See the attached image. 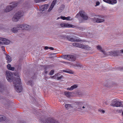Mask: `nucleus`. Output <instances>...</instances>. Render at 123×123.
Masks as SVG:
<instances>
[{"instance_id": "f257e3e1", "label": "nucleus", "mask_w": 123, "mask_h": 123, "mask_svg": "<svg viewBox=\"0 0 123 123\" xmlns=\"http://www.w3.org/2000/svg\"><path fill=\"white\" fill-rule=\"evenodd\" d=\"M17 77L16 80L14 81L13 82L16 90L18 92H19L22 91V88L21 85H20L21 80L19 76L17 74Z\"/></svg>"}, {"instance_id": "f03ea898", "label": "nucleus", "mask_w": 123, "mask_h": 123, "mask_svg": "<svg viewBox=\"0 0 123 123\" xmlns=\"http://www.w3.org/2000/svg\"><path fill=\"white\" fill-rule=\"evenodd\" d=\"M24 15V13L23 11H19L17 12L14 15L13 18V20L17 21Z\"/></svg>"}, {"instance_id": "7ed1b4c3", "label": "nucleus", "mask_w": 123, "mask_h": 123, "mask_svg": "<svg viewBox=\"0 0 123 123\" xmlns=\"http://www.w3.org/2000/svg\"><path fill=\"white\" fill-rule=\"evenodd\" d=\"M6 76L8 81L10 82H12L13 79V77L12 73L9 71L6 72Z\"/></svg>"}, {"instance_id": "20e7f679", "label": "nucleus", "mask_w": 123, "mask_h": 123, "mask_svg": "<svg viewBox=\"0 0 123 123\" xmlns=\"http://www.w3.org/2000/svg\"><path fill=\"white\" fill-rule=\"evenodd\" d=\"M63 62L65 64H71V67H72L75 68L80 69L81 68H82V65L79 63H77L75 64H70V62Z\"/></svg>"}, {"instance_id": "39448f33", "label": "nucleus", "mask_w": 123, "mask_h": 123, "mask_svg": "<svg viewBox=\"0 0 123 123\" xmlns=\"http://www.w3.org/2000/svg\"><path fill=\"white\" fill-rule=\"evenodd\" d=\"M96 18H94L93 19V21L97 23H101L105 21V19L103 17L97 16Z\"/></svg>"}, {"instance_id": "423d86ee", "label": "nucleus", "mask_w": 123, "mask_h": 123, "mask_svg": "<svg viewBox=\"0 0 123 123\" xmlns=\"http://www.w3.org/2000/svg\"><path fill=\"white\" fill-rule=\"evenodd\" d=\"M121 103L117 99H115L112 101L111 105L113 106L118 107L120 106Z\"/></svg>"}, {"instance_id": "0eeeda50", "label": "nucleus", "mask_w": 123, "mask_h": 123, "mask_svg": "<svg viewBox=\"0 0 123 123\" xmlns=\"http://www.w3.org/2000/svg\"><path fill=\"white\" fill-rule=\"evenodd\" d=\"M77 104L79 105L78 109L81 110L86 109L87 108L88 106L86 104H84L82 102L77 103Z\"/></svg>"}, {"instance_id": "6e6552de", "label": "nucleus", "mask_w": 123, "mask_h": 123, "mask_svg": "<svg viewBox=\"0 0 123 123\" xmlns=\"http://www.w3.org/2000/svg\"><path fill=\"white\" fill-rule=\"evenodd\" d=\"M73 45L75 46L84 49H87L88 48V46L87 45H85L78 43H74Z\"/></svg>"}, {"instance_id": "1a4fd4ad", "label": "nucleus", "mask_w": 123, "mask_h": 123, "mask_svg": "<svg viewBox=\"0 0 123 123\" xmlns=\"http://www.w3.org/2000/svg\"><path fill=\"white\" fill-rule=\"evenodd\" d=\"M15 4L13 3L11 5L7 6L5 9L4 11L6 12H7L11 10L15 6Z\"/></svg>"}, {"instance_id": "9d476101", "label": "nucleus", "mask_w": 123, "mask_h": 123, "mask_svg": "<svg viewBox=\"0 0 123 123\" xmlns=\"http://www.w3.org/2000/svg\"><path fill=\"white\" fill-rule=\"evenodd\" d=\"M30 26L27 25L23 24L22 25H18V27L21 29H27L29 28Z\"/></svg>"}, {"instance_id": "9b49d317", "label": "nucleus", "mask_w": 123, "mask_h": 123, "mask_svg": "<svg viewBox=\"0 0 123 123\" xmlns=\"http://www.w3.org/2000/svg\"><path fill=\"white\" fill-rule=\"evenodd\" d=\"M80 16L82 17L83 19L85 20H87L88 18V16L86 13L82 11H80Z\"/></svg>"}, {"instance_id": "f8f14e48", "label": "nucleus", "mask_w": 123, "mask_h": 123, "mask_svg": "<svg viewBox=\"0 0 123 123\" xmlns=\"http://www.w3.org/2000/svg\"><path fill=\"white\" fill-rule=\"evenodd\" d=\"M48 7L47 4L41 6L40 7V11L43 12L47 10Z\"/></svg>"}, {"instance_id": "ddd939ff", "label": "nucleus", "mask_w": 123, "mask_h": 123, "mask_svg": "<svg viewBox=\"0 0 123 123\" xmlns=\"http://www.w3.org/2000/svg\"><path fill=\"white\" fill-rule=\"evenodd\" d=\"M68 40L72 42L76 41L78 42L80 41V40H79L78 38H74L72 37H69L68 38Z\"/></svg>"}, {"instance_id": "4468645a", "label": "nucleus", "mask_w": 123, "mask_h": 123, "mask_svg": "<svg viewBox=\"0 0 123 123\" xmlns=\"http://www.w3.org/2000/svg\"><path fill=\"white\" fill-rule=\"evenodd\" d=\"M6 40V39L1 38H0V45H4L5 43L6 44V43H5Z\"/></svg>"}, {"instance_id": "2eb2a0df", "label": "nucleus", "mask_w": 123, "mask_h": 123, "mask_svg": "<svg viewBox=\"0 0 123 123\" xmlns=\"http://www.w3.org/2000/svg\"><path fill=\"white\" fill-rule=\"evenodd\" d=\"M78 87L76 85H74L71 86L70 87L68 88H67V90L71 91L73 90L76 88Z\"/></svg>"}, {"instance_id": "dca6fc26", "label": "nucleus", "mask_w": 123, "mask_h": 123, "mask_svg": "<svg viewBox=\"0 0 123 123\" xmlns=\"http://www.w3.org/2000/svg\"><path fill=\"white\" fill-rule=\"evenodd\" d=\"M58 74H55L54 76H52V77L58 80H59L62 79L63 77V76L62 75L60 77H57Z\"/></svg>"}, {"instance_id": "f3484780", "label": "nucleus", "mask_w": 123, "mask_h": 123, "mask_svg": "<svg viewBox=\"0 0 123 123\" xmlns=\"http://www.w3.org/2000/svg\"><path fill=\"white\" fill-rule=\"evenodd\" d=\"M61 18L63 20H73L72 18H71L69 16L66 17L64 16H62L61 17Z\"/></svg>"}, {"instance_id": "a211bd4d", "label": "nucleus", "mask_w": 123, "mask_h": 123, "mask_svg": "<svg viewBox=\"0 0 123 123\" xmlns=\"http://www.w3.org/2000/svg\"><path fill=\"white\" fill-rule=\"evenodd\" d=\"M64 94L65 95L68 97H70L73 96V93L68 92H65Z\"/></svg>"}, {"instance_id": "6ab92c4d", "label": "nucleus", "mask_w": 123, "mask_h": 123, "mask_svg": "<svg viewBox=\"0 0 123 123\" xmlns=\"http://www.w3.org/2000/svg\"><path fill=\"white\" fill-rule=\"evenodd\" d=\"M65 28H74L76 27V26L74 25L69 24L68 23H66Z\"/></svg>"}, {"instance_id": "aec40b11", "label": "nucleus", "mask_w": 123, "mask_h": 123, "mask_svg": "<svg viewBox=\"0 0 123 123\" xmlns=\"http://www.w3.org/2000/svg\"><path fill=\"white\" fill-rule=\"evenodd\" d=\"M6 58L7 60V63H9L12 61L11 57L8 55H6Z\"/></svg>"}, {"instance_id": "412c9836", "label": "nucleus", "mask_w": 123, "mask_h": 123, "mask_svg": "<svg viewBox=\"0 0 123 123\" xmlns=\"http://www.w3.org/2000/svg\"><path fill=\"white\" fill-rule=\"evenodd\" d=\"M7 68L8 69L12 71L14 70L15 69L14 68L12 67L10 64H8L7 65Z\"/></svg>"}, {"instance_id": "4be33fe9", "label": "nucleus", "mask_w": 123, "mask_h": 123, "mask_svg": "<svg viewBox=\"0 0 123 123\" xmlns=\"http://www.w3.org/2000/svg\"><path fill=\"white\" fill-rule=\"evenodd\" d=\"M20 29H19L18 27V25L17 27H15L14 28H12L11 29V30L12 31V32L15 33L18 30Z\"/></svg>"}, {"instance_id": "5701e85b", "label": "nucleus", "mask_w": 123, "mask_h": 123, "mask_svg": "<svg viewBox=\"0 0 123 123\" xmlns=\"http://www.w3.org/2000/svg\"><path fill=\"white\" fill-rule=\"evenodd\" d=\"M97 48L98 50L102 52L104 54H105V52L104 50L102 49V48L100 45H98L97 46Z\"/></svg>"}, {"instance_id": "b1692460", "label": "nucleus", "mask_w": 123, "mask_h": 123, "mask_svg": "<svg viewBox=\"0 0 123 123\" xmlns=\"http://www.w3.org/2000/svg\"><path fill=\"white\" fill-rule=\"evenodd\" d=\"M68 59H69L68 60L70 61H73L75 59L72 55H68Z\"/></svg>"}, {"instance_id": "393cba45", "label": "nucleus", "mask_w": 123, "mask_h": 123, "mask_svg": "<svg viewBox=\"0 0 123 123\" xmlns=\"http://www.w3.org/2000/svg\"><path fill=\"white\" fill-rule=\"evenodd\" d=\"M43 123H59L58 122L55 121H46L43 122Z\"/></svg>"}, {"instance_id": "a878e982", "label": "nucleus", "mask_w": 123, "mask_h": 123, "mask_svg": "<svg viewBox=\"0 0 123 123\" xmlns=\"http://www.w3.org/2000/svg\"><path fill=\"white\" fill-rule=\"evenodd\" d=\"M65 108L67 110H68L70 108L71 109L72 107L71 105L69 104H66L65 105Z\"/></svg>"}, {"instance_id": "bb28decb", "label": "nucleus", "mask_w": 123, "mask_h": 123, "mask_svg": "<svg viewBox=\"0 0 123 123\" xmlns=\"http://www.w3.org/2000/svg\"><path fill=\"white\" fill-rule=\"evenodd\" d=\"M116 0H110L109 4H114L117 3Z\"/></svg>"}, {"instance_id": "cd10ccee", "label": "nucleus", "mask_w": 123, "mask_h": 123, "mask_svg": "<svg viewBox=\"0 0 123 123\" xmlns=\"http://www.w3.org/2000/svg\"><path fill=\"white\" fill-rule=\"evenodd\" d=\"M62 58L63 59H66L68 60L69 59H68V55H63L62 56Z\"/></svg>"}, {"instance_id": "c85d7f7f", "label": "nucleus", "mask_w": 123, "mask_h": 123, "mask_svg": "<svg viewBox=\"0 0 123 123\" xmlns=\"http://www.w3.org/2000/svg\"><path fill=\"white\" fill-rule=\"evenodd\" d=\"M10 43V42L9 40L6 39V41H5V43H6L7 44H6L5 43L4 45H8Z\"/></svg>"}, {"instance_id": "c756f323", "label": "nucleus", "mask_w": 123, "mask_h": 123, "mask_svg": "<svg viewBox=\"0 0 123 123\" xmlns=\"http://www.w3.org/2000/svg\"><path fill=\"white\" fill-rule=\"evenodd\" d=\"M54 6L51 4L48 10V11L49 12H50V11L52 9Z\"/></svg>"}, {"instance_id": "7c9ffc66", "label": "nucleus", "mask_w": 123, "mask_h": 123, "mask_svg": "<svg viewBox=\"0 0 123 123\" xmlns=\"http://www.w3.org/2000/svg\"><path fill=\"white\" fill-rule=\"evenodd\" d=\"M66 23H62L60 24L61 26L62 27L65 28L66 27Z\"/></svg>"}, {"instance_id": "2f4dec72", "label": "nucleus", "mask_w": 123, "mask_h": 123, "mask_svg": "<svg viewBox=\"0 0 123 123\" xmlns=\"http://www.w3.org/2000/svg\"><path fill=\"white\" fill-rule=\"evenodd\" d=\"M67 73L70 74H73L74 73V72L71 70H67Z\"/></svg>"}, {"instance_id": "473e14b6", "label": "nucleus", "mask_w": 123, "mask_h": 123, "mask_svg": "<svg viewBox=\"0 0 123 123\" xmlns=\"http://www.w3.org/2000/svg\"><path fill=\"white\" fill-rule=\"evenodd\" d=\"M57 0H54L52 1L51 4L54 6L55 4L56 3Z\"/></svg>"}, {"instance_id": "72a5a7b5", "label": "nucleus", "mask_w": 123, "mask_h": 123, "mask_svg": "<svg viewBox=\"0 0 123 123\" xmlns=\"http://www.w3.org/2000/svg\"><path fill=\"white\" fill-rule=\"evenodd\" d=\"M80 12L79 13H78L75 16V18H78L80 17Z\"/></svg>"}, {"instance_id": "f704fd0d", "label": "nucleus", "mask_w": 123, "mask_h": 123, "mask_svg": "<svg viewBox=\"0 0 123 123\" xmlns=\"http://www.w3.org/2000/svg\"><path fill=\"white\" fill-rule=\"evenodd\" d=\"M99 111L102 113H105V111L104 110L101 109H99Z\"/></svg>"}, {"instance_id": "c9c22d12", "label": "nucleus", "mask_w": 123, "mask_h": 123, "mask_svg": "<svg viewBox=\"0 0 123 123\" xmlns=\"http://www.w3.org/2000/svg\"><path fill=\"white\" fill-rule=\"evenodd\" d=\"M54 71L53 70H51L49 73V74L50 75H52L54 72Z\"/></svg>"}, {"instance_id": "e433bc0d", "label": "nucleus", "mask_w": 123, "mask_h": 123, "mask_svg": "<svg viewBox=\"0 0 123 123\" xmlns=\"http://www.w3.org/2000/svg\"><path fill=\"white\" fill-rule=\"evenodd\" d=\"M32 82L31 81H30L27 82V84L28 85H31Z\"/></svg>"}, {"instance_id": "4c0bfd02", "label": "nucleus", "mask_w": 123, "mask_h": 123, "mask_svg": "<svg viewBox=\"0 0 123 123\" xmlns=\"http://www.w3.org/2000/svg\"><path fill=\"white\" fill-rule=\"evenodd\" d=\"M4 117H2L1 116H0V121H1L3 120H4Z\"/></svg>"}, {"instance_id": "58836bf2", "label": "nucleus", "mask_w": 123, "mask_h": 123, "mask_svg": "<svg viewBox=\"0 0 123 123\" xmlns=\"http://www.w3.org/2000/svg\"><path fill=\"white\" fill-rule=\"evenodd\" d=\"M105 2L109 4L110 0H103Z\"/></svg>"}, {"instance_id": "ea45409f", "label": "nucleus", "mask_w": 123, "mask_h": 123, "mask_svg": "<svg viewBox=\"0 0 123 123\" xmlns=\"http://www.w3.org/2000/svg\"><path fill=\"white\" fill-rule=\"evenodd\" d=\"M35 2L37 3L41 2V0H35Z\"/></svg>"}, {"instance_id": "a19ab883", "label": "nucleus", "mask_w": 123, "mask_h": 123, "mask_svg": "<svg viewBox=\"0 0 123 123\" xmlns=\"http://www.w3.org/2000/svg\"><path fill=\"white\" fill-rule=\"evenodd\" d=\"M100 4V3L99 2L97 1V2L96 3V5H95V6H98Z\"/></svg>"}, {"instance_id": "79ce46f5", "label": "nucleus", "mask_w": 123, "mask_h": 123, "mask_svg": "<svg viewBox=\"0 0 123 123\" xmlns=\"http://www.w3.org/2000/svg\"><path fill=\"white\" fill-rule=\"evenodd\" d=\"M49 48V49L52 50H53L54 49V48L52 47H50Z\"/></svg>"}, {"instance_id": "37998d69", "label": "nucleus", "mask_w": 123, "mask_h": 123, "mask_svg": "<svg viewBox=\"0 0 123 123\" xmlns=\"http://www.w3.org/2000/svg\"><path fill=\"white\" fill-rule=\"evenodd\" d=\"M63 71L64 72L67 73V70H63Z\"/></svg>"}, {"instance_id": "c03bdc74", "label": "nucleus", "mask_w": 123, "mask_h": 123, "mask_svg": "<svg viewBox=\"0 0 123 123\" xmlns=\"http://www.w3.org/2000/svg\"><path fill=\"white\" fill-rule=\"evenodd\" d=\"M120 52L121 53L123 54V49L121 50L120 51Z\"/></svg>"}, {"instance_id": "a18cd8bd", "label": "nucleus", "mask_w": 123, "mask_h": 123, "mask_svg": "<svg viewBox=\"0 0 123 123\" xmlns=\"http://www.w3.org/2000/svg\"><path fill=\"white\" fill-rule=\"evenodd\" d=\"M49 48L47 46H46L45 47V49H47Z\"/></svg>"}, {"instance_id": "49530a36", "label": "nucleus", "mask_w": 123, "mask_h": 123, "mask_svg": "<svg viewBox=\"0 0 123 123\" xmlns=\"http://www.w3.org/2000/svg\"><path fill=\"white\" fill-rule=\"evenodd\" d=\"M46 0H41V2H43L45 1Z\"/></svg>"}, {"instance_id": "de8ad7c7", "label": "nucleus", "mask_w": 123, "mask_h": 123, "mask_svg": "<svg viewBox=\"0 0 123 123\" xmlns=\"http://www.w3.org/2000/svg\"><path fill=\"white\" fill-rule=\"evenodd\" d=\"M2 48H3V49H3V51H4V48L2 47Z\"/></svg>"}, {"instance_id": "09e8293b", "label": "nucleus", "mask_w": 123, "mask_h": 123, "mask_svg": "<svg viewBox=\"0 0 123 123\" xmlns=\"http://www.w3.org/2000/svg\"><path fill=\"white\" fill-rule=\"evenodd\" d=\"M60 18L59 17H58V18H57V19H60Z\"/></svg>"}, {"instance_id": "8fccbe9b", "label": "nucleus", "mask_w": 123, "mask_h": 123, "mask_svg": "<svg viewBox=\"0 0 123 123\" xmlns=\"http://www.w3.org/2000/svg\"><path fill=\"white\" fill-rule=\"evenodd\" d=\"M75 107H76L75 106V105H74V109H75Z\"/></svg>"}]
</instances>
